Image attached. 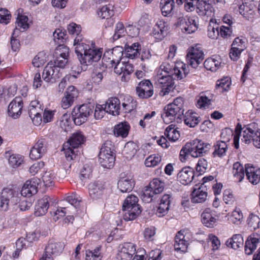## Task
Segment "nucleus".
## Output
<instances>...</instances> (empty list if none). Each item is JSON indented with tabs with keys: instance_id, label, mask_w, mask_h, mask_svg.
Returning <instances> with one entry per match:
<instances>
[{
	"instance_id": "obj_19",
	"label": "nucleus",
	"mask_w": 260,
	"mask_h": 260,
	"mask_svg": "<svg viewBox=\"0 0 260 260\" xmlns=\"http://www.w3.org/2000/svg\"><path fill=\"white\" fill-rule=\"evenodd\" d=\"M138 96L141 99L151 97L153 94V86L149 80L142 81L136 87Z\"/></svg>"
},
{
	"instance_id": "obj_50",
	"label": "nucleus",
	"mask_w": 260,
	"mask_h": 260,
	"mask_svg": "<svg viewBox=\"0 0 260 260\" xmlns=\"http://www.w3.org/2000/svg\"><path fill=\"white\" fill-rule=\"evenodd\" d=\"M218 24L213 19L210 20L208 26V36L211 39L217 38L219 35Z\"/></svg>"
},
{
	"instance_id": "obj_45",
	"label": "nucleus",
	"mask_w": 260,
	"mask_h": 260,
	"mask_svg": "<svg viewBox=\"0 0 260 260\" xmlns=\"http://www.w3.org/2000/svg\"><path fill=\"white\" fill-rule=\"evenodd\" d=\"M137 147L135 143L128 142L125 144L122 154L126 158H131L136 153Z\"/></svg>"
},
{
	"instance_id": "obj_59",
	"label": "nucleus",
	"mask_w": 260,
	"mask_h": 260,
	"mask_svg": "<svg viewBox=\"0 0 260 260\" xmlns=\"http://www.w3.org/2000/svg\"><path fill=\"white\" fill-rule=\"evenodd\" d=\"M125 34V30L123 23L121 22H118L116 24L115 33L113 36V40H117L120 37L124 36Z\"/></svg>"
},
{
	"instance_id": "obj_31",
	"label": "nucleus",
	"mask_w": 260,
	"mask_h": 260,
	"mask_svg": "<svg viewBox=\"0 0 260 260\" xmlns=\"http://www.w3.org/2000/svg\"><path fill=\"white\" fill-rule=\"evenodd\" d=\"M182 117H183L184 123L190 127H195L200 121L198 114L192 110L187 111Z\"/></svg>"
},
{
	"instance_id": "obj_6",
	"label": "nucleus",
	"mask_w": 260,
	"mask_h": 260,
	"mask_svg": "<svg viewBox=\"0 0 260 260\" xmlns=\"http://www.w3.org/2000/svg\"><path fill=\"white\" fill-rule=\"evenodd\" d=\"M252 140L254 145L260 148V129L258 128L257 124L252 123L247 125L246 128L242 132V141L248 144Z\"/></svg>"
},
{
	"instance_id": "obj_58",
	"label": "nucleus",
	"mask_w": 260,
	"mask_h": 260,
	"mask_svg": "<svg viewBox=\"0 0 260 260\" xmlns=\"http://www.w3.org/2000/svg\"><path fill=\"white\" fill-rule=\"evenodd\" d=\"M153 190L148 186H146L143 191V193L141 196V198L142 201L145 203H150L152 200V197L153 194Z\"/></svg>"
},
{
	"instance_id": "obj_41",
	"label": "nucleus",
	"mask_w": 260,
	"mask_h": 260,
	"mask_svg": "<svg viewBox=\"0 0 260 260\" xmlns=\"http://www.w3.org/2000/svg\"><path fill=\"white\" fill-rule=\"evenodd\" d=\"M219 56L207 59L204 62V67L212 72L216 71L220 66L221 60Z\"/></svg>"
},
{
	"instance_id": "obj_4",
	"label": "nucleus",
	"mask_w": 260,
	"mask_h": 260,
	"mask_svg": "<svg viewBox=\"0 0 260 260\" xmlns=\"http://www.w3.org/2000/svg\"><path fill=\"white\" fill-rule=\"evenodd\" d=\"M112 148L111 142H106L101 148L99 155V162L104 168L110 169L114 165L115 157Z\"/></svg>"
},
{
	"instance_id": "obj_8",
	"label": "nucleus",
	"mask_w": 260,
	"mask_h": 260,
	"mask_svg": "<svg viewBox=\"0 0 260 260\" xmlns=\"http://www.w3.org/2000/svg\"><path fill=\"white\" fill-rule=\"evenodd\" d=\"M18 191L12 188H5L3 189L1 196L0 207L3 210H7L10 204L16 205L18 203Z\"/></svg>"
},
{
	"instance_id": "obj_16",
	"label": "nucleus",
	"mask_w": 260,
	"mask_h": 260,
	"mask_svg": "<svg viewBox=\"0 0 260 260\" xmlns=\"http://www.w3.org/2000/svg\"><path fill=\"white\" fill-rule=\"evenodd\" d=\"M78 96V91L73 86H70L64 93V96L62 98L61 102V107L66 109L70 107L73 104L75 100Z\"/></svg>"
},
{
	"instance_id": "obj_37",
	"label": "nucleus",
	"mask_w": 260,
	"mask_h": 260,
	"mask_svg": "<svg viewBox=\"0 0 260 260\" xmlns=\"http://www.w3.org/2000/svg\"><path fill=\"white\" fill-rule=\"evenodd\" d=\"M129 128L130 126L127 122H121L115 126L114 134L116 137L125 138L128 135Z\"/></svg>"
},
{
	"instance_id": "obj_47",
	"label": "nucleus",
	"mask_w": 260,
	"mask_h": 260,
	"mask_svg": "<svg viewBox=\"0 0 260 260\" xmlns=\"http://www.w3.org/2000/svg\"><path fill=\"white\" fill-rule=\"evenodd\" d=\"M139 199L135 195L131 194L128 196L124 200L122 210L134 208L137 206V207H141L138 203Z\"/></svg>"
},
{
	"instance_id": "obj_12",
	"label": "nucleus",
	"mask_w": 260,
	"mask_h": 260,
	"mask_svg": "<svg viewBox=\"0 0 260 260\" xmlns=\"http://www.w3.org/2000/svg\"><path fill=\"white\" fill-rule=\"evenodd\" d=\"M61 77L59 70L56 67L53 66V63L50 62L44 69L42 78L47 83H53Z\"/></svg>"
},
{
	"instance_id": "obj_17",
	"label": "nucleus",
	"mask_w": 260,
	"mask_h": 260,
	"mask_svg": "<svg viewBox=\"0 0 260 260\" xmlns=\"http://www.w3.org/2000/svg\"><path fill=\"white\" fill-rule=\"evenodd\" d=\"M28 17L24 14L18 13L16 20V27L12 34V37H18L21 31H24L29 27Z\"/></svg>"
},
{
	"instance_id": "obj_18",
	"label": "nucleus",
	"mask_w": 260,
	"mask_h": 260,
	"mask_svg": "<svg viewBox=\"0 0 260 260\" xmlns=\"http://www.w3.org/2000/svg\"><path fill=\"white\" fill-rule=\"evenodd\" d=\"M39 180L32 178L27 180L23 184L21 190V194L24 197L29 198L38 192Z\"/></svg>"
},
{
	"instance_id": "obj_13",
	"label": "nucleus",
	"mask_w": 260,
	"mask_h": 260,
	"mask_svg": "<svg viewBox=\"0 0 260 260\" xmlns=\"http://www.w3.org/2000/svg\"><path fill=\"white\" fill-rule=\"evenodd\" d=\"M114 66V72L122 75L121 80L127 81L129 79V76L134 71V66L132 64L125 61L119 62Z\"/></svg>"
},
{
	"instance_id": "obj_21",
	"label": "nucleus",
	"mask_w": 260,
	"mask_h": 260,
	"mask_svg": "<svg viewBox=\"0 0 260 260\" xmlns=\"http://www.w3.org/2000/svg\"><path fill=\"white\" fill-rule=\"evenodd\" d=\"M119 249V255L122 260H131L136 251V245L131 242L120 245Z\"/></svg>"
},
{
	"instance_id": "obj_64",
	"label": "nucleus",
	"mask_w": 260,
	"mask_h": 260,
	"mask_svg": "<svg viewBox=\"0 0 260 260\" xmlns=\"http://www.w3.org/2000/svg\"><path fill=\"white\" fill-rule=\"evenodd\" d=\"M188 245V240H181L180 242L175 241L174 244V249L176 251H180L185 252L187 250Z\"/></svg>"
},
{
	"instance_id": "obj_1",
	"label": "nucleus",
	"mask_w": 260,
	"mask_h": 260,
	"mask_svg": "<svg viewBox=\"0 0 260 260\" xmlns=\"http://www.w3.org/2000/svg\"><path fill=\"white\" fill-rule=\"evenodd\" d=\"M81 40L80 37L76 39L75 44L77 45L75 48L81 63L89 66L99 61L103 54V49L97 47L93 41L84 40L81 43Z\"/></svg>"
},
{
	"instance_id": "obj_48",
	"label": "nucleus",
	"mask_w": 260,
	"mask_h": 260,
	"mask_svg": "<svg viewBox=\"0 0 260 260\" xmlns=\"http://www.w3.org/2000/svg\"><path fill=\"white\" fill-rule=\"evenodd\" d=\"M73 120V118L70 114H64L60 118L59 125L64 131H68L71 128Z\"/></svg>"
},
{
	"instance_id": "obj_28",
	"label": "nucleus",
	"mask_w": 260,
	"mask_h": 260,
	"mask_svg": "<svg viewBox=\"0 0 260 260\" xmlns=\"http://www.w3.org/2000/svg\"><path fill=\"white\" fill-rule=\"evenodd\" d=\"M193 177V171L190 167L183 168L177 174L178 180L184 185H186L191 182Z\"/></svg>"
},
{
	"instance_id": "obj_7",
	"label": "nucleus",
	"mask_w": 260,
	"mask_h": 260,
	"mask_svg": "<svg viewBox=\"0 0 260 260\" xmlns=\"http://www.w3.org/2000/svg\"><path fill=\"white\" fill-rule=\"evenodd\" d=\"M93 107L88 104H83L79 107H75L72 112L74 123L80 125L85 122L92 113Z\"/></svg>"
},
{
	"instance_id": "obj_3",
	"label": "nucleus",
	"mask_w": 260,
	"mask_h": 260,
	"mask_svg": "<svg viewBox=\"0 0 260 260\" xmlns=\"http://www.w3.org/2000/svg\"><path fill=\"white\" fill-rule=\"evenodd\" d=\"M164 72L167 74L164 75V96H166L174 89V77L181 79L183 78L182 71L176 68L175 62L171 61L164 62Z\"/></svg>"
},
{
	"instance_id": "obj_14",
	"label": "nucleus",
	"mask_w": 260,
	"mask_h": 260,
	"mask_svg": "<svg viewBox=\"0 0 260 260\" xmlns=\"http://www.w3.org/2000/svg\"><path fill=\"white\" fill-rule=\"evenodd\" d=\"M47 143L44 139H39L31 149L29 156L32 159L40 158L47 152Z\"/></svg>"
},
{
	"instance_id": "obj_54",
	"label": "nucleus",
	"mask_w": 260,
	"mask_h": 260,
	"mask_svg": "<svg viewBox=\"0 0 260 260\" xmlns=\"http://www.w3.org/2000/svg\"><path fill=\"white\" fill-rule=\"evenodd\" d=\"M152 35L158 41L162 39V22L157 21L153 29Z\"/></svg>"
},
{
	"instance_id": "obj_46",
	"label": "nucleus",
	"mask_w": 260,
	"mask_h": 260,
	"mask_svg": "<svg viewBox=\"0 0 260 260\" xmlns=\"http://www.w3.org/2000/svg\"><path fill=\"white\" fill-rule=\"evenodd\" d=\"M98 16L102 19H109L114 15L113 7L111 5H105L98 11Z\"/></svg>"
},
{
	"instance_id": "obj_15",
	"label": "nucleus",
	"mask_w": 260,
	"mask_h": 260,
	"mask_svg": "<svg viewBox=\"0 0 260 260\" xmlns=\"http://www.w3.org/2000/svg\"><path fill=\"white\" fill-rule=\"evenodd\" d=\"M69 49L67 46L63 45L59 46L56 50V54L59 55L54 61L53 66L58 68H63L68 62V56Z\"/></svg>"
},
{
	"instance_id": "obj_49",
	"label": "nucleus",
	"mask_w": 260,
	"mask_h": 260,
	"mask_svg": "<svg viewBox=\"0 0 260 260\" xmlns=\"http://www.w3.org/2000/svg\"><path fill=\"white\" fill-rule=\"evenodd\" d=\"M55 177V173L52 170L46 171L44 173L42 176V180L44 185L46 187L52 186L53 185Z\"/></svg>"
},
{
	"instance_id": "obj_56",
	"label": "nucleus",
	"mask_w": 260,
	"mask_h": 260,
	"mask_svg": "<svg viewBox=\"0 0 260 260\" xmlns=\"http://www.w3.org/2000/svg\"><path fill=\"white\" fill-rule=\"evenodd\" d=\"M101 248L96 247L93 250H87L86 251V260H100Z\"/></svg>"
},
{
	"instance_id": "obj_57",
	"label": "nucleus",
	"mask_w": 260,
	"mask_h": 260,
	"mask_svg": "<svg viewBox=\"0 0 260 260\" xmlns=\"http://www.w3.org/2000/svg\"><path fill=\"white\" fill-rule=\"evenodd\" d=\"M155 194L160 193L162 191V184L160 180L154 178L149 183L148 186Z\"/></svg>"
},
{
	"instance_id": "obj_22",
	"label": "nucleus",
	"mask_w": 260,
	"mask_h": 260,
	"mask_svg": "<svg viewBox=\"0 0 260 260\" xmlns=\"http://www.w3.org/2000/svg\"><path fill=\"white\" fill-rule=\"evenodd\" d=\"M184 110L177 106L168 104L164 108V114H165L166 118H168L169 120L172 121L175 119L176 117L178 118L181 119L183 115Z\"/></svg>"
},
{
	"instance_id": "obj_51",
	"label": "nucleus",
	"mask_w": 260,
	"mask_h": 260,
	"mask_svg": "<svg viewBox=\"0 0 260 260\" xmlns=\"http://www.w3.org/2000/svg\"><path fill=\"white\" fill-rule=\"evenodd\" d=\"M247 223L251 230H255L260 226V218L257 215L251 214L247 219Z\"/></svg>"
},
{
	"instance_id": "obj_62",
	"label": "nucleus",
	"mask_w": 260,
	"mask_h": 260,
	"mask_svg": "<svg viewBox=\"0 0 260 260\" xmlns=\"http://www.w3.org/2000/svg\"><path fill=\"white\" fill-rule=\"evenodd\" d=\"M156 234V229L153 226L146 228L143 232L145 240L147 241H151L154 239Z\"/></svg>"
},
{
	"instance_id": "obj_11",
	"label": "nucleus",
	"mask_w": 260,
	"mask_h": 260,
	"mask_svg": "<svg viewBox=\"0 0 260 260\" xmlns=\"http://www.w3.org/2000/svg\"><path fill=\"white\" fill-rule=\"evenodd\" d=\"M123 53V48L120 46H116L112 49L106 51L104 54L103 59L113 67L120 62Z\"/></svg>"
},
{
	"instance_id": "obj_63",
	"label": "nucleus",
	"mask_w": 260,
	"mask_h": 260,
	"mask_svg": "<svg viewBox=\"0 0 260 260\" xmlns=\"http://www.w3.org/2000/svg\"><path fill=\"white\" fill-rule=\"evenodd\" d=\"M63 149L64 151V154L66 158L68 160H71L76 157V154L74 150V148L70 146H67V144L63 145Z\"/></svg>"
},
{
	"instance_id": "obj_35",
	"label": "nucleus",
	"mask_w": 260,
	"mask_h": 260,
	"mask_svg": "<svg viewBox=\"0 0 260 260\" xmlns=\"http://www.w3.org/2000/svg\"><path fill=\"white\" fill-rule=\"evenodd\" d=\"M85 141V137L81 132H77L72 136L67 143V146H70L74 149L78 148Z\"/></svg>"
},
{
	"instance_id": "obj_27",
	"label": "nucleus",
	"mask_w": 260,
	"mask_h": 260,
	"mask_svg": "<svg viewBox=\"0 0 260 260\" xmlns=\"http://www.w3.org/2000/svg\"><path fill=\"white\" fill-rule=\"evenodd\" d=\"M120 102L117 98H111L109 99L106 104L104 105L105 110L113 115H117L119 113L120 108Z\"/></svg>"
},
{
	"instance_id": "obj_53",
	"label": "nucleus",
	"mask_w": 260,
	"mask_h": 260,
	"mask_svg": "<svg viewBox=\"0 0 260 260\" xmlns=\"http://www.w3.org/2000/svg\"><path fill=\"white\" fill-rule=\"evenodd\" d=\"M161 161V157L158 154H152L149 156L145 160L147 167H154Z\"/></svg>"
},
{
	"instance_id": "obj_40",
	"label": "nucleus",
	"mask_w": 260,
	"mask_h": 260,
	"mask_svg": "<svg viewBox=\"0 0 260 260\" xmlns=\"http://www.w3.org/2000/svg\"><path fill=\"white\" fill-rule=\"evenodd\" d=\"M136 101L132 96L129 95L124 96L122 103V109L124 112H131L136 108Z\"/></svg>"
},
{
	"instance_id": "obj_36",
	"label": "nucleus",
	"mask_w": 260,
	"mask_h": 260,
	"mask_svg": "<svg viewBox=\"0 0 260 260\" xmlns=\"http://www.w3.org/2000/svg\"><path fill=\"white\" fill-rule=\"evenodd\" d=\"M178 128L174 124H171L166 127L164 135L170 141L174 142L180 138V135Z\"/></svg>"
},
{
	"instance_id": "obj_25",
	"label": "nucleus",
	"mask_w": 260,
	"mask_h": 260,
	"mask_svg": "<svg viewBox=\"0 0 260 260\" xmlns=\"http://www.w3.org/2000/svg\"><path fill=\"white\" fill-rule=\"evenodd\" d=\"M260 236L256 234H252L249 236L245 241V252L247 255L251 254L259 243Z\"/></svg>"
},
{
	"instance_id": "obj_44",
	"label": "nucleus",
	"mask_w": 260,
	"mask_h": 260,
	"mask_svg": "<svg viewBox=\"0 0 260 260\" xmlns=\"http://www.w3.org/2000/svg\"><path fill=\"white\" fill-rule=\"evenodd\" d=\"M140 45L138 43H135L131 46L125 47V56L130 59H134L139 55Z\"/></svg>"
},
{
	"instance_id": "obj_61",
	"label": "nucleus",
	"mask_w": 260,
	"mask_h": 260,
	"mask_svg": "<svg viewBox=\"0 0 260 260\" xmlns=\"http://www.w3.org/2000/svg\"><path fill=\"white\" fill-rule=\"evenodd\" d=\"M66 201L76 208H78L81 201L80 197L76 193H73L66 198Z\"/></svg>"
},
{
	"instance_id": "obj_39",
	"label": "nucleus",
	"mask_w": 260,
	"mask_h": 260,
	"mask_svg": "<svg viewBox=\"0 0 260 260\" xmlns=\"http://www.w3.org/2000/svg\"><path fill=\"white\" fill-rule=\"evenodd\" d=\"M67 29L70 34L76 36L74 41V46H75V48L76 47L77 45V44H75V40L78 37H81V43H83L84 41L82 35H81L82 28L80 25L74 22H71L68 25Z\"/></svg>"
},
{
	"instance_id": "obj_20",
	"label": "nucleus",
	"mask_w": 260,
	"mask_h": 260,
	"mask_svg": "<svg viewBox=\"0 0 260 260\" xmlns=\"http://www.w3.org/2000/svg\"><path fill=\"white\" fill-rule=\"evenodd\" d=\"M23 102L21 97H16L9 104L8 113L9 116L14 119L18 118L22 113Z\"/></svg>"
},
{
	"instance_id": "obj_33",
	"label": "nucleus",
	"mask_w": 260,
	"mask_h": 260,
	"mask_svg": "<svg viewBox=\"0 0 260 260\" xmlns=\"http://www.w3.org/2000/svg\"><path fill=\"white\" fill-rule=\"evenodd\" d=\"M196 186L197 188H194L191 193V202L193 203H203L207 199V192L204 190L202 185L199 187H198V185Z\"/></svg>"
},
{
	"instance_id": "obj_30",
	"label": "nucleus",
	"mask_w": 260,
	"mask_h": 260,
	"mask_svg": "<svg viewBox=\"0 0 260 260\" xmlns=\"http://www.w3.org/2000/svg\"><path fill=\"white\" fill-rule=\"evenodd\" d=\"M135 186L134 179L130 177H121L118 180L117 186L122 192L131 191Z\"/></svg>"
},
{
	"instance_id": "obj_26",
	"label": "nucleus",
	"mask_w": 260,
	"mask_h": 260,
	"mask_svg": "<svg viewBox=\"0 0 260 260\" xmlns=\"http://www.w3.org/2000/svg\"><path fill=\"white\" fill-rule=\"evenodd\" d=\"M245 173L248 180L252 184H257L260 181V169L250 164L245 165Z\"/></svg>"
},
{
	"instance_id": "obj_2",
	"label": "nucleus",
	"mask_w": 260,
	"mask_h": 260,
	"mask_svg": "<svg viewBox=\"0 0 260 260\" xmlns=\"http://www.w3.org/2000/svg\"><path fill=\"white\" fill-rule=\"evenodd\" d=\"M210 145L202 140L195 139L187 143L182 148L180 152V159L182 162L185 161L189 155L194 158L204 156L210 149Z\"/></svg>"
},
{
	"instance_id": "obj_55",
	"label": "nucleus",
	"mask_w": 260,
	"mask_h": 260,
	"mask_svg": "<svg viewBox=\"0 0 260 260\" xmlns=\"http://www.w3.org/2000/svg\"><path fill=\"white\" fill-rule=\"evenodd\" d=\"M8 161L11 167H18L23 162V157L21 155L13 154L9 156Z\"/></svg>"
},
{
	"instance_id": "obj_24",
	"label": "nucleus",
	"mask_w": 260,
	"mask_h": 260,
	"mask_svg": "<svg viewBox=\"0 0 260 260\" xmlns=\"http://www.w3.org/2000/svg\"><path fill=\"white\" fill-rule=\"evenodd\" d=\"M202 223L208 228H213L216 224L217 218L214 211L210 208L206 209L201 214Z\"/></svg>"
},
{
	"instance_id": "obj_23",
	"label": "nucleus",
	"mask_w": 260,
	"mask_h": 260,
	"mask_svg": "<svg viewBox=\"0 0 260 260\" xmlns=\"http://www.w3.org/2000/svg\"><path fill=\"white\" fill-rule=\"evenodd\" d=\"M50 198L45 196L38 200L35 208V214L37 216L44 215L49 207Z\"/></svg>"
},
{
	"instance_id": "obj_43",
	"label": "nucleus",
	"mask_w": 260,
	"mask_h": 260,
	"mask_svg": "<svg viewBox=\"0 0 260 260\" xmlns=\"http://www.w3.org/2000/svg\"><path fill=\"white\" fill-rule=\"evenodd\" d=\"M245 172V169H244L243 166L239 162H236L234 164L233 167V176L237 179L238 182H241L244 177Z\"/></svg>"
},
{
	"instance_id": "obj_60",
	"label": "nucleus",
	"mask_w": 260,
	"mask_h": 260,
	"mask_svg": "<svg viewBox=\"0 0 260 260\" xmlns=\"http://www.w3.org/2000/svg\"><path fill=\"white\" fill-rule=\"evenodd\" d=\"M232 48L243 51L246 48V39L243 38L237 37L235 39L232 44Z\"/></svg>"
},
{
	"instance_id": "obj_10",
	"label": "nucleus",
	"mask_w": 260,
	"mask_h": 260,
	"mask_svg": "<svg viewBox=\"0 0 260 260\" xmlns=\"http://www.w3.org/2000/svg\"><path fill=\"white\" fill-rule=\"evenodd\" d=\"M204 59V53L197 45L189 49L186 55L187 63L194 69L197 68Z\"/></svg>"
},
{
	"instance_id": "obj_9",
	"label": "nucleus",
	"mask_w": 260,
	"mask_h": 260,
	"mask_svg": "<svg viewBox=\"0 0 260 260\" xmlns=\"http://www.w3.org/2000/svg\"><path fill=\"white\" fill-rule=\"evenodd\" d=\"M197 18L195 16H179L175 25L180 28L185 33L190 34L196 31L198 29Z\"/></svg>"
},
{
	"instance_id": "obj_52",
	"label": "nucleus",
	"mask_w": 260,
	"mask_h": 260,
	"mask_svg": "<svg viewBox=\"0 0 260 260\" xmlns=\"http://www.w3.org/2000/svg\"><path fill=\"white\" fill-rule=\"evenodd\" d=\"M47 60V56L45 52H39L33 59L32 63L34 67L39 68L44 64Z\"/></svg>"
},
{
	"instance_id": "obj_42",
	"label": "nucleus",
	"mask_w": 260,
	"mask_h": 260,
	"mask_svg": "<svg viewBox=\"0 0 260 260\" xmlns=\"http://www.w3.org/2000/svg\"><path fill=\"white\" fill-rule=\"evenodd\" d=\"M227 143L224 141H218L214 145V151L213 152V155L221 157L226 155L228 147Z\"/></svg>"
},
{
	"instance_id": "obj_34",
	"label": "nucleus",
	"mask_w": 260,
	"mask_h": 260,
	"mask_svg": "<svg viewBox=\"0 0 260 260\" xmlns=\"http://www.w3.org/2000/svg\"><path fill=\"white\" fill-rule=\"evenodd\" d=\"M225 244L228 247L238 249L243 246V238L241 234H234L226 241Z\"/></svg>"
},
{
	"instance_id": "obj_29",
	"label": "nucleus",
	"mask_w": 260,
	"mask_h": 260,
	"mask_svg": "<svg viewBox=\"0 0 260 260\" xmlns=\"http://www.w3.org/2000/svg\"><path fill=\"white\" fill-rule=\"evenodd\" d=\"M64 248V244L61 242L50 241L45 248L46 255L53 257L59 254Z\"/></svg>"
},
{
	"instance_id": "obj_5",
	"label": "nucleus",
	"mask_w": 260,
	"mask_h": 260,
	"mask_svg": "<svg viewBox=\"0 0 260 260\" xmlns=\"http://www.w3.org/2000/svg\"><path fill=\"white\" fill-rule=\"evenodd\" d=\"M196 7L197 13L201 16H210L212 15L213 8L207 0H197L187 2L184 7L185 10L188 12L194 10Z\"/></svg>"
},
{
	"instance_id": "obj_38",
	"label": "nucleus",
	"mask_w": 260,
	"mask_h": 260,
	"mask_svg": "<svg viewBox=\"0 0 260 260\" xmlns=\"http://www.w3.org/2000/svg\"><path fill=\"white\" fill-rule=\"evenodd\" d=\"M123 211L124 212L123 218L125 221L135 220L141 214L142 211L141 207H137V206L128 209L123 210Z\"/></svg>"
},
{
	"instance_id": "obj_32",
	"label": "nucleus",
	"mask_w": 260,
	"mask_h": 260,
	"mask_svg": "<svg viewBox=\"0 0 260 260\" xmlns=\"http://www.w3.org/2000/svg\"><path fill=\"white\" fill-rule=\"evenodd\" d=\"M104 186L101 182H94L89 185L90 197L93 200L101 199L103 195Z\"/></svg>"
}]
</instances>
